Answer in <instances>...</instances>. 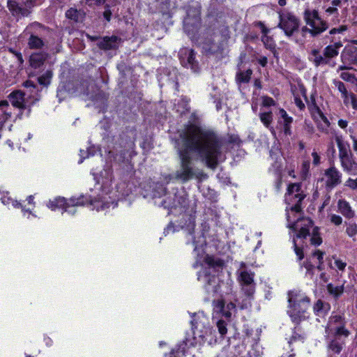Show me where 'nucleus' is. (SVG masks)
I'll list each match as a JSON object with an SVG mask.
<instances>
[{"label":"nucleus","instance_id":"1","mask_svg":"<svg viewBox=\"0 0 357 357\" xmlns=\"http://www.w3.org/2000/svg\"><path fill=\"white\" fill-rule=\"evenodd\" d=\"M182 144L177 143L179 169L174 174V178L182 183L196 178H206L202 169L193 165L191 151H196L206 165L215 169L222 155V141L213 130L203 129L195 124L188 125L181 132Z\"/></svg>","mask_w":357,"mask_h":357},{"label":"nucleus","instance_id":"2","mask_svg":"<svg viewBox=\"0 0 357 357\" xmlns=\"http://www.w3.org/2000/svg\"><path fill=\"white\" fill-rule=\"evenodd\" d=\"M288 314L294 323L299 324L308 317L307 310L310 306V300L305 294L291 291L288 293Z\"/></svg>","mask_w":357,"mask_h":357},{"label":"nucleus","instance_id":"3","mask_svg":"<svg viewBox=\"0 0 357 357\" xmlns=\"http://www.w3.org/2000/svg\"><path fill=\"white\" fill-rule=\"evenodd\" d=\"M286 208V216L288 222L287 227L293 231H297L296 238H305L307 235L309 234L310 228L313 227V222L310 218H297L296 215L299 213L294 212L291 211V205Z\"/></svg>","mask_w":357,"mask_h":357},{"label":"nucleus","instance_id":"4","mask_svg":"<svg viewBox=\"0 0 357 357\" xmlns=\"http://www.w3.org/2000/svg\"><path fill=\"white\" fill-rule=\"evenodd\" d=\"M303 20L306 25L310 27L312 37H317L328 29L327 22L321 17L319 11L316 9H305L303 13Z\"/></svg>","mask_w":357,"mask_h":357},{"label":"nucleus","instance_id":"5","mask_svg":"<svg viewBox=\"0 0 357 357\" xmlns=\"http://www.w3.org/2000/svg\"><path fill=\"white\" fill-rule=\"evenodd\" d=\"M237 280L241 291L245 296L252 298L255 292L256 283L255 282V273L248 270L245 263L242 262L240 268L237 271Z\"/></svg>","mask_w":357,"mask_h":357},{"label":"nucleus","instance_id":"6","mask_svg":"<svg viewBox=\"0 0 357 357\" xmlns=\"http://www.w3.org/2000/svg\"><path fill=\"white\" fill-rule=\"evenodd\" d=\"M305 197V194L301 190V183H290L285 194V202L287 205H291L292 213H301V203Z\"/></svg>","mask_w":357,"mask_h":357},{"label":"nucleus","instance_id":"7","mask_svg":"<svg viewBox=\"0 0 357 357\" xmlns=\"http://www.w3.org/2000/svg\"><path fill=\"white\" fill-rule=\"evenodd\" d=\"M280 23L278 26L282 29L287 36H291L298 30L300 20L291 13L284 11L279 13Z\"/></svg>","mask_w":357,"mask_h":357},{"label":"nucleus","instance_id":"8","mask_svg":"<svg viewBox=\"0 0 357 357\" xmlns=\"http://www.w3.org/2000/svg\"><path fill=\"white\" fill-rule=\"evenodd\" d=\"M346 321L341 315L331 316L328 320L326 331L333 335H343L347 337L350 332L345 328Z\"/></svg>","mask_w":357,"mask_h":357},{"label":"nucleus","instance_id":"9","mask_svg":"<svg viewBox=\"0 0 357 357\" xmlns=\"http://www.w3.org/2000/svg\"><path fill=\"white\" fill-rule=\"evenodd\" d=\"M200 26V9L199 6L190 8L187 16L183 21L185 31L188 33H193Z\"/></svg>","mask_w":357,"mask_h":357},{"label":"nucleus","instance_id":"10","mask_svg":"<svg viewBox=\"0 0 357 357\" xmlns=\"http://www.w3.org/2000/svg\"><path fill=\"white\" fill-rule=\"evenodd\" d=\"M32 6L31 0H8V8L14 16H27Z\"/></svg>","mask_w":357,"mask_h":357},{"label":"nucleus","instance_id":"11","mask_svg":"<svg viewBox=\"0 0 357 357\" xmlns=\"http://www.w3.org/2000/svg\"><path fill=\"white\" fill-rule=\"evenodd\" d=\"M179 59L183 66L190 68L193 72L198 70L199 65L195 60L194 50L187 48L182 49L179 52Z\"/></svg>","mask_w":357,"mask_h":357},{"label":"nucleus","instance_id":"12","mask_svg":"<svg viewBox=\"0 0 357 357\" xmlns=\"http://www.w3.org/2000/svg\"><path fill=\"white\" fill-rule=\"evenodd\" d=\"M324 174L326 176V185L328 188H333L342 181V174L335 167L327 169Z\"/></svg>","mask_w":357,"mask_h":357},{"label":"nucleus","instance_id":"13","mask_svg":"<svg viewBox=\"0 0 357 357\" xmlns=\"http://www.w3.org/2000/svg\"><path fill=\"white\" fill-rule=\"evenodd\" d=\"M24 95L21 90H15L8 96V98L13 107L23 110L26 107Z\"/></svg>","mask_w":357,"mask_h":357},{"label":"nucleus","instance_id":"14","mask_svg":"<svg viewBox=\"0 0 357 357\" xmlns=\"http://www.w3.org/2000/svg\"><path fill=\"white\" fill-rule=\"evenodd\" d=\"M121 40V39L116 36H105L99 40L97 45L104 50H116Z\"/></svg>","mask_w":357,"mask_h":357},{"label":"nucleus","instance_id":"15","mask_svg":"<svg viewBox=\"0 0 357 357\" xmlns=\"http://www.w3.org/2000/svg\"><path fill=\"white\" fill-rule=\"evenodd\" d=\"M333 338L328 343V349L330 352L339 354L345 344L343 335H333Z\"/></svg>","mask_w":357,"mask_h":357},{"label":"nucleus","instance_id":"16","mask_svg":"<svg viewBox=\"0 0 357 357\" xmlns=\"http://www.w3.org/2000/svg\"><path fill=\"white\" fill-rule=\"evenodd\" d=\"M53 203H56V206L58 208H66L67 205L69 206L70 204L72 206H79L84 205L85 202L84 201V197H79L77 199L72 198L70 200L67 201L63 197L56 198L53 200Z\"/></svg>","mask_w":357,"mask_h":357},{"label":"nucleus","instance_id":"17","mask_svg":"<svg viewBox=\"0 0 357 357\" xmlns=\"http://www.w3.org/2000/svg\"><path fill=\"white\" fill-rule=\"evenodd\" d=\"M305 339V336L303 333H298L296 331H294L288 341L289 347L291 349V351H293L295 349L301 347L304 343Z\"/></svg>","mask_w":357,"mask_h":357},{"label":"nucleus","instance_id":"18","mask_svg":"<svg viewBox=\"0 0 357 357\" xmlns=\"http://www.w3.org/2000/svg\"><path fill=\"white\" fill-rule=\"evenodd\" d=\"M47 58V54L44 52L33 53L30 56L29 63L32 68H38L44 64Z\"/></svg>","mask_w":357,"mask_h":357},{"label":"nucleus","instance_id":"19","mask_svg":"<svg viewBox=\"0 0 357 357\" xmlns=\"http://www.w3.org/2000/svg\"><path fill=\"white\" fill-rule=\"evenodd\" d=\"M272 170L275 175V188L277 192H279L282 186V162L275 161L272 165Z\"/></svg>","mask_w":357,"mask_h":357},{"label":"nucleus","instance_id":"20","mask_svg":"<svg viewBox=\"0 0 357 357\" xmlns=\"http://www.w3.org/2000/svg\"><path fill=\"white\" fill-rule=\"evenodd\" d=\"M309 59L316 67L328 64L327 59L321 55L317 49H313L310 52Z\"/></svg>","mask_w":357,"mask_h":357},{"label":"nucleus","instance_id":"21","mask_svg":"<svg viewBox=\"0 0 357 357\" xmlns=\"http://www.w3.org/2000/svg\"><path fill=\"white\" fill-rule=\"evenodd\" d=\"M342 47L341 43H335L333 45L326 46L324 50L323 54L325 58L327 59L328 63L331 59L335 58L338 55V49Z\"/></svg>","mask_w":357,"mask_h":357},{"label":"nucleus","instance_id":"22","mask_svg":"<svg viewBox=\"0 0 357 357\" xmlns=\"http://www.w3.org/2000/svg\"><path fill=\"white\" fill-rule=\"evenodd\" d=\"M339 211L347 218H352L354 216V211L348 202L344 199H340L337 204Z\"/></svg>","mask_w":357,"mask_h":357},{"label":"nucleus","instance_id":"23","mask_svg":"<svg viewBox=\"0 0 357 357\" xmlns=\"http://www.w3.org/2000/svg\"><path fill=\"white\" fill-rule=\"evenodd\" d=\"M93 80H84L77 84V91L79 93L89 95L93 91Z\"/></svg>","mask_w":357,"mask_h":357},{"label":"nucleus","instance_id":"24","mask_svg":"<svg viewBox=\"0 0 357 357\" xmlns=\"http://www.w3.org/2000/svg\"><path fill=\"white\" fill-rule=\"evenodd\" d=\"M335 141L338 146L339 149V158L340 160L348 157L349 155H351L352 153L349 150L348 146L345 145L343 143L342 139L340 136L335 137Z\"/></svg>","mask_w":357,"mask_h":357},{"label":"nucleus","instance_id":"25","mask_svg":"<svg viewBox=\"0 0 357 357\" xmlns=\"http://www.w3.org/2000/svg\"><path fill=\"white\" fill-rule=\"evenodd\" d=\"M340 162L344 171L347 172H351L354 169H356L357 165L354 160L353 154L341 159Z\"/></svg>","mask_w":357,"mask_h":357},{"label":"nucleus","instance_id":"26","mask_svg":"<svg viewBox=\"0 0 357 357\" xmlns=\"http://www.w3.org/2000/svg\"><path fill=\"white\" fill-rule=\"evenodd\" d=\"M8 107L9 103L8 100L0 101V110L1 111V114L0 115V123L2 124L8 120L12 116V112L8 111Z\"/></svg>","mask_w":357,"mask_h":357},{"label":"nucleus","instance_id":"27","mask_svg":"<svg viewBox=\"0 0 357 357\" xmlns=\"http://www.w3.org/2000/svg\"><path fill=\"white\" fill-rule=\"evenodd\" d=\"M329 305L324 303L321 300H318L314 305L313 310L316 315L322 317L329 310Z\"/></svg>","mask_w":357,"mask_h":357},{"label":"nucleus","instance_id":"28","mask_svg":"<svg viewBox=\"0 0 357 357\" xmlns=\"http://www.w3.org/2000/svg\"><path fill=\"white\" fill-rule=\"evenodd\" d=\"M28 45L30 49L40 50L45 45V42L38 36L31 34L28 40Z\"/></svg>","mask_w":357,"mask_h":357},{"label":"nucleus","instance_id":"29","mask_svg":"<svg viewBox=\"0 0 357 357\" xmlns=\"http://www.w3.org/2000/svg\"><path fill=\"white\" fill-rule=\"evenodd\" d=\"M310 229H312V232L309 231V234L307 236H311L310 238V243L312 245L318 246L321 244L322 238L320 236L319 229L318 227H312Z\"/></svg>","mask_w":357,"mask_h":357},{"label":"nucleus","instance_id":"30","mask_svg":"<svg viewBox=\"0 0 357 357\" xmlns=\"http://www.w3.org/2000/svg\"><path fill=\"white\" fill-rule=\"evenodd\" d=\"M204 261L206 264L213 268H221L224 266V261L222 259L209 255L205 257Z\"/></svg>","mask_w":357,"mask_h":357},{"label":"nucleus","instance_id":"31","mask_svg":"<svg viewBox=\"0 0 357 357\" xmlns=\"http://www.w3.org/2000/svg\"><path fill=\"white\" fill-rule=\"evenodd\" d=\"M252 71L248 69L245 71H241L236 74V79L238 82L248 83L249 82Z\"/></svg>","mask_w":357,"mask_h":357},{"label":"nucleus","instance_id":"32","mask_svg":"<svg viewBox=\"0 0 357 357\" xmlns=\"http://www.w3.org/2000/svg\"><path fill=\"white\" fill-rule=\"evenodd\" d=\"M52 77V71L47 70L43 75L38 77V82L40 85L47 86L50 84Z\"/></svg>","mask_w":357,"mask_h":357},{"label":"nucleus","instance_id":"33","mask_svg":"<svg viewBox=\"0 0 357 357\" xmlns=\"http://www.w3.org/2000/svg\"><path fill=\"white\" fill-rule=\"evenodd\" d=\"M259 118L262 123L266 128H269L273 121V114L271 112H262L259 114Z\"/></svg>","mask_w":357,"mask_h":357},{"label":"nucleus","instance_id":"34","mask_svg":"<svg viewBox=\"0 0 357 357\" xmlns=\"http://www.w3.org/2000/svg\"><path fill=\"white\" fill-rule=\"evenodd\" d=\"M327 290L329 294L333 295L335 297H338L343 293V287L342 286H333L332 284H328L327 285Z\"/></svg>","mask_w":357,"mask_h":357},{"label":"nucleus","instance_id":"35","mask_svg":"<svg viewBox=\"0 0 357 357\" xmlns=\"http://www.w3.org/2000/svg\"><path fill=\"white\" fill-rule=\"evenodd\" d=\"M333 84L337 88L338 91L342 93V97L344 98H347L348 97V92L346 89V86L344 84L340 81L338 80H333Z\"/></svg>","mask_w":357,"mask_h":357},{"label":"nucleus","instance_id":"36","mask_svg":"<svg viewBox=\"0 0 357 357\" xmlns=\"http://www.w3.org/2000/svg\"><path fill=\"white\" fill-rule=\"evenodd\" d=\"M340 77L343 80L346 82H349L352 84H355L356 82H357V79L354 74H351L349 73H342L340 74Z\"/></svg>","mask_w":357,"mask_h":357},{"label":"nucleus","instance_id":"37","mask_svg":"<svg viewBox=\"0 0 357 357\" xmlns=\"http://www.w3.org/2000/svg\"><path fill=\"white\" fill-rule=\"evenodd\" d=\"M303 266L306 269V274L310 275V277H312L314 273L315 266L310 261H308L303 262Z\"/></svg>","mask_w":357,"mask_h":357},{"label":"nucleus","instance_id":"38","mask_svg":"<svg viewBox=\"0 0 357 357\" xmlns=\"http://www.w3.org/2000/svg\"><path fill=\"white\" fill-rule=\"evenodd\" d=\"M346 233L350 237H353L357 234V224L349 223L346 229Z\"/></svg>","mask_w":357,"mask_h":357},{"label":"nucleus","instance_id":"39","mask_svg":"<svg viewBox=\"0 0 357 357\" xmlns=\"http://www.w3.org/2000/svg\"><path fill=\"white\" fill-rule=\"evenodd\" d=\"M66 15L68 18L73 20L75 21L78 20V11L76 9L70 8L66 13Z\"/></svg>","mask_w":357,"mask_h":357},{"label":"nucleus","instance_id":"40","mask_svg":"<svg viewBox=\"0 0 357 357\" xmlns=\"http://www.w3.org/2000/svg\"><path fill=\"white\" fill-rule=\"evenodd\" d=\"M226 323L223 320H219L217 323V327L219 333L222 336L225 335L227 333V328L226 327Z\"/></svg>","mask_w":357,"mask_h":357},{"label":"nucleus","instance_id":"41","mask_svg":"<svg viewBox=\"0 0 357 357\" xmlns=\"http://www.w3.org/2000/svg\"><path fill=\"white\" fill-rule=\"evenodd\" d=\"M279 114H280V116L283 119L284 123H292V121H293L292 117L289 116L287 113L286 112V111L284 109H280L279 111Z\"/></svg>","mask_w":357,"mask_h":357},{"label":"nucleus","instance_id":"42","mask_svg":"<svg viewBox=\"0 0 357 357\" xmlns=\"http://www.w3.org/2000/svg\"><path fill=\"white\" fill-rule=\"evenodd\" d=\"M293 241H294V251L296 252V255H297L298 259L301 260L304 257L303 249L297 245L294 238Z\"/></svg>","mask_w":357,"mask_h":357},{"label":"nucleus","instance_id":"43","mask_svg":"<svg viewBox=\"0 0 357 357\" xmlns=\"http://www.w3.org/2000/svg\"><path fill=\"white\" fill-rule=\"evenodd\" d=\"M262 104L264 107H270L275 105V100L268 96L262 97Z\"/></svg>","mask_w":357,"mask_h":357},{"label":"nucleus","instance_id":"44","mask_svg":"<svg viewBox=\"0 0 357 357\" xmlns=\"http://www.w3.org/2000/svg\"><path fill=\"white\" fill-rule=\"evenodd\" d=\"M345 185L352 190H357V178H348L345 182Z\"/></svg>","mask_w":357,"mask_h":357},{"label":"nucleus","instance_id":"45","mask_svg":"<svg viewBox=\"0 0 357 357\" xmlns=\"http://www.w3.org/2000/svg\"><path fill=\"white\" fill-rule=\"evenodd\" d=\"M125 155H126V153L124 151H121L119 154H116L115 156L113 155L114 157V160L116 161V162L118 163H123L125 161Z\"/></svg>","mask_w":357,"mask_h":357},{"label":"nucleus","instance_id":"46","mask_svg":"<svg viewBox=\"0 0 357 357\" xmlns=\"http://www.w3.org/2000/svg\"><path fill=\"white\" fill-rule=\"evenodd\" d=\"M325 252L319 250L314 251L312 253V256L316 257L319 264H324V255Z\"/></svg>","mask_w":357,"mask_h":357},{"label":"nucleus","instance_id":"47","mask_svg":"<svg viewBox=\"0 0 357 357\" xmlns=\"http://www.w3.org/2000/svg\"><path fill=\"white\" fill-rule=\"evenodd\" d=\"M347 29V26L346 25H342L339 28H333L330 31L329 33L331 35H334L336 33H342L343 31Z\"/></svg>","mask_w":357,"mask_h":357},{"label":"nucleus","instance_id":"48","mask_svg":"<svg viewBox=\"0 0 357 357\" xmlns=\"http://www.w3.org/2000/svg\"><path fill=\"white\" fill-rule=\"evenodd\" d=\"M105 10L103 13V17L107 22H109L112 14V11L109 9V6L108 4L105 5Z\"/></svg>","mask_w":357,"mask_h":357},{"label":"nucleus","instance_id":"49","mask_svg":"<svg viewBox=\"0 0 357 357\" xmlns=\"http://www.w3.org/2000/svg\"><path fill=\"white\" fill-rule=\"evenodd\" d=\"M325 12L328 15H335L336 17L339 15L338 10L336 7L329 6L326 9Z\"/></svg>","mask_w":357,"mask_h":357},{"label":"nucleus","instance_id":"50","mask_svg":"<svg viewBox=\"0 0 357 357\" xmlns=\"http://www.w3.org/2000/svg\"><path fill=\"white\" fill-rule=\"evenodd\" d=\"M331 221L335 225H340L342 222V219L340 215L334 214L331 215Z\"/></svg>","mask_w":357,"mask_h":357},{"label":"nucleus","instance_id":"51","mask_svg":"<svg viewBox=\"0 0 357 357\" xmlns=\"http://www.w3.org/2000/svg\"><path fill=\"white\" fill-rule=\"evenodd\" d=\"M204 278L206 281L208 285H211L213 283H215V276H211L206 272L204 273Z\"/></svg>","mask_w":357,"mask_h":357},{"label":"nucleus","instance_id":"52","mask_svg":"<svg viewBox=\"0 0 357 357\" xmlns=\"http://www.w3.org/2000/svg\"><path fill=\"white\" fill-rule=\"evenodd\" d=\"M335 264L340 271H344L347 266V263L342 261L340 259H336L335 261Z\"/></svg>","mask_w":357,"mask_h":357},{"label":"nucleus","instance_id":"53","mask_svg":"<svg viewBox=\"0 0 357 357\" xmlns=\"http://www.w3.org/2000/svg\"><path fill=\"white\" fill-rule=\"evenodd\" d=\"M228 142L230 144H239L241 142V140L237 135H231L229 137Z\"/></svg>","mask_w":357,"mask_h":357},{"label":"nucleus","instance_id":"54","mask_svg":"<svg viewBox=\"0 0 357 357\" xmlns=\"http://www.w3.org/2000/svg\"><path fill=\"white\" fill-rule=\"evenodd\" d=\"M351 101V105L353 109L357 110V98L354 93L350 94Z\"/></svg>","mask_w":357,"mask_h":357},{"label":"nucleus","instance_id":"55","mask_svg":"<svg viewBox=\"0 0 357 357\" xmlns=\"http://www.w3.org/2000/svg\"><path fill=\"white\" fill-rule=\"evenodd\" d=\"M294 100H295V104L301 110H302L305 108V104L303 102V101L301 100V98L296 97Z\"/></svg>","mask_w":357,"mask_h":357},{"label":"nucleus","instance_id":"56","mask_svg":"<svg viewBox=\"0 0 357 357\" xmlns=\"http://www.w3.org/2000/svg\"><path fill=\"white\" fill-rule=\"evenodd\" d=\"M10 52H13L15 56H16L17 59L18 60L19 63L20 64L23 63L24 62V60H23V58H22V55L20 52H16V51H13L12 50H10Z\"/></svg>","mask_w":357,"mask_h":357},{"label":"nucleus","instance_id":"57","mask_svg":"<svg viewBox=\"0 0 357 357\" xmlns=\"http://www.w3.org/2000/svg\"><path fill=\"white\" fill-rule=\"evenodd\" d=\"M291 123H284V132L287 135H291Z\"/></svg>","mask_w":357,"mask_h":357},{"label":"nucleus","instance_id":"58","mask_svg":"<svg viewBox=\"0 0 357 357\" xmlns=\"http://www.w3.org/2000/svg\"><path fill=\"white\" fill-rule=\"evenodd\" d=\"M312 158H313V163L314 165H318L320 161V158L317 152H313L312 153Z\"/></svg>","mask_w":357,"mask_h":357},{"label":"nucleus","instance_id":"59","mask_svg":"<svg viewBox=\"0 0 357 357\" xmlns=\"http://www.w3.org/2000/svg\"><path fill=\"white\" fill-rule=\"evenodd\" d=\"M89 3V5L96 4V5H101L105 3L106 0H86Z\"/></svg>","mask_w":357,"mask_h":357},{"label":"nucleus","instance_id":"60","mask_svg":"<svg viewBox=\"0 0 357 357\" xmlns=\"http://www.w3.org/2000/svg\"><path fill=\"white\" fill-rule=\"evenodd\" d=\"M75 206H72L71 204L69 206L67 205V206L65 208V212H67L68 213H70V214H74L75 213Z\"/></svg>","mask_w":357,"mask_h":357},{"label":"nucleus","instance_id":"61","mask_svg":"<svg viewBox=\"0 0 357 357\" xmlns=\"http://www.w3.org/2000/svg\"><path fill=\"white\" fill-rule=\"evenodd\" d=\"M23 86L26 88L33 87L35 88L36 85L31 80H27L23 83Z\"/></svg>","mask_w":357,"mask_h":357},{"label":"nucleus","instance_id":"62","mask_svg":"<svg viewBox=\"0 0 357 357\" xmlns=\"http://www.w3.org/2000/svg\"><path fill=\"white\" fill-rule=\"evenodd\" d=\"M331 4L333 7H340L342 6V0H332Z\"/></svg>","mask_w":357,"mask_h":357},{"label":"nucleus","instance_id":"63","mask_svg":"<svg viewBox=\"0 0 357 357\" xmlns=\"http://www.w3.org/2000/svg\"><path fill=\"white\" fill-rule=\"evenodd\" d=\"M259 24L261 26L262 33L264 34V36H266L269 30L264 26L263 23L259 22Z\"/></svg>","mask_w":357,"mask_h":357},{"label":"nucleus","instance_id":"64","mask_svg":"<svg viewBox=\"0 0 357 357\" xmlns=\"http://www.w3.org/2000/svg\"><path fill=\"white\" fill-rule=\"evenodd\" d=\"M338 126L342 128H345L347 126V122L344 120L340 119L338 121Z\"/></svg>","mask_w":357,"mask_h":357}]
</instances>
